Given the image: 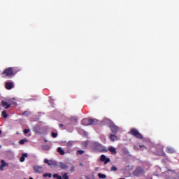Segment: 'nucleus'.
<instances>
[{
	"instance_id": "nucleus-1",
	"label": "nucleus",
	"mask_w": 179,
	"mask_h": 179,
	"mask_svg": "<svg viewBox=\"0 0 179 179\" xmlns=\"http://www.w3.org/2000/svg\"><path fill=\"white\" fill-rule=\"evenodd\" d=\"M1 76L4 79H10L15 76L13 73V67H8L2 73Z\"/></svg>"
},
{
	"instance_id": "nucleus-2",
	"label": "nucleus",
	"mask_w": 179,
	"mask_h": 179,
	"mask_svg": "<svg viewBox=\"0 0 179 179\" xmlns=\"http://www.w3.org/2000/svg\"><path fill=\"white\" fill-rule=\"evenodd\" d=\"M130 135H132L133 136H135V138H137V139H143V136L139 131L138 129L135 128H132L129 131Z\"/></svg>"
},
{
	"instance_id": "nucleus-3",
	"label": "nucleus",
	"mask_w": 179,
	"mask_h": 179,
	"mask_svg": "<svg viewBox=\"0 0 179 179\" xmlns=\"http://www.w3.org/2000/svg\"><path fill=\"white\" fill-rule=\"evenodd\" d=\"M109 128L111 130V131L113 132V134H117L118 131L120 130V127H118V126L115 125V124H114V122H110L109 124Z\"/></svg>"
},
{
	"instance_id": "nucleus-4",
	"label": "nucleus",
	"mask_w": 179,
	"mask_h": 179,
	"mask_svg": "<svg viewBox=\"0 0 179 179\" xmlns=\"http://www.w3.org/2000/svg\"><path fill=\"white\" fill-rule=\"evenodd\" d=\"M154 154L155 155V156H166V153H164V151H163V148L162 147L157 148Z\"/></svg>"
},
{
	"instance_id": "nucleus-5",
	"label": "nucleus",
	"mask_w": 179,
	"mask_h": 179,
	"mask_svg": "<svg viewBox=\"0 0 179 179\" xmlns=\"http://www.w3.org/2000/svg\"><path fill=\"white\" fill-rule=\"evenodd\" d=\"M43 162L48 166H54L55 167H57V166H58V164H57V162L54 160H48V159H45Z\"/></svg>"
},
{
	"instance_id": "nucleus-6",
	"label": "nucleus",
	"mask_w": 179,
	"mask_h": 179,
	"mask_svg": "<svg viewBox=\"0 0 179 179\" xmlns=\"http://www.w3.org/2000/svg\"><path fill=\"white\" fill-rule=\"evenodd\" d=\"M141 174H143V169L141 167H138L134 171V176L138 177V176H141Z\"/></svg>"
},
{
	"instance_id": "nucleus-7",
	"label": "nucleus",
	"mask_w": 179,
	"mask_h": 179,
	"mask_svg": "<svg viewBox=\"0 0 179 179\" xmlns=\"http://www.w3.org/2000/svg\"><path fill=\"white\" fill-rule=\"evenodd\" d=\"M34 171H35V173L41 174L43 173V167H41L40 166H34Z\"/></svg>"
},
{
	"instance_id": "nucleus-8",
	"label": "nucleus",
	"mask_w": 179,
	"mask_h": 179,
	"mask_svg": "<svg viewBox=\"0 0 179 179\" xmlns=\"http://www.w3.org/2000/svg\"><path fill=\"white\" fill-rule=\"evenodd\" d=\"M32 129L36 134H41V128L38 125L34 127Z\"/></svg>"
},
{
	"instance_id": "nucleus-9",
	"label": "nucleus",
	"mask_w": 179,
	"mask_h": 179,
	"mask_svg": "<svg viewBox=\"0 0 179 179\" xmlns=\"http://www.w3.org/2000/svg\"><path fill=\"white\" fill-rule=\"evenodd\" d=\"M5 87L7 89V90H10V89L13 88V83L8 82L5 84Z\"/></svg>"
},
{
	"instance_id": "nucleus-10",
	"label": "nucleus",
	"mask_w": 179,
	"mask_h": 179,
	"mask_svg": "<svg viewBox=\"0 0 179 179\" xmlns=\"http://www.w3.org/2000/svg\"><path fill=\"white\" fill-rule=\"evenodd\" d=\"M1 165H0V170H1V171H2L3 170V167H6V166H9V164L8 163H6L5 160H3V159H2L1 161Z\"/></svg>"
},
{
	"instance_id": "nucleus-11",
	"label": "nucleus",
	"mask_w": 179,
	"mask_h": 179,
	"mask_svg": "<svg viewBox=\"0 0 179 179\" xmlns=\"http://www.w3.org/2000/svg\"><path fill=\"white\" fill-rule=\"evenodd\" d=\"M176 149L173 148V147H167L166 148V153H176Z\"/></svg>"
},
{
	"instance_id": "nucleus-12",
	"label": "nucleus",
	"mask_w": 179,
	"mask_h": 179,
	"mask_svg": "<svg viewBox=\"0 0 179 179\" xmlns=\"http://www.w3.org/2000/svg\"><path fill=\"white\" fill-rule=\"evenodd\" d=\"M109 138L112 142H115V141H118V136H117L115 134H110L109 136Z\"/></svg>"
},
{
	"instance_id": "nucleus-13",
	"label": "nucleus",
	"mask_w": 179,
	"mask_h": 179,
	"mask_svg": "<svg viewBox=\"0 0 179 179\" xmlns=\"http://www.w3.org/2000/svg\"><path fill=\"white\" fill-rule=\"evenodd\" d=\"M97 148H98L99 152H100L101 153L103 152H107V150L106 148H104V147H103V145H101V144H99L97 145Z\"/></svg>"
},
{
	"instance_id": "nucleus-14",
	"label": "nucleus",
	"mask_w": 179,
	"mask_h": 179,
	"mask_svg": "<svg viewBox=\"0 0 179 179\" xmlns=\"http://www.w3.org/2000/svg\"><path fill=\"white\" fill-rule=\"evenodd\" d=\"M1 104H2L3 107H5L6 110H8V108H9L10 107V104H8V102H6L5 101H2Z\"/></svg>"
},
{
	"instance_id": "nucleus-15",
	"label": "nucleus",
	"mask_w": 179,
	"mask_h": 179,
	"mask_svg": "<svg viewBox=\"0 0 179 179\" xmlns=\"http://www.w3.org/2000/svg\"><path fill=\"white\" fill-rule=\"evenodd\" d=\"M99 122L96 119H90V125H96Z\"/></svg>"
},
{
	"instance_id": "nucleus-16",
	"label": "nucleus",
	"mask_w": 179,
	"mask_h": 179,
	"mask_svg": "<svg viewBox=\"0 0 179 179\" xmlns=\"http://www.w3.org/2000/svg\"><path fill=\"white\" fill-rule=\"evenodd\" d=\"M81 124L83 125H85V126H88L90 125V119H83L82 121H81Z\"/></svg>"
},
{
	"instance_id": "nucleus-17",
	"label": "nucleus",
	"mask_w": 179,
	"mask_h": 179,
	"mask_svg": "<svg viewBox=\"0 0 179 179\" xmlns=\"http://www.w3.org/2000/svg\"><path fill=\"white\" fill-rule=\"evenodd\" d=\"M59 167H60V169H62V170H66L68 169V165H66L62 162H60Z\"/></svg>"
},
{
	"instance_id": "nucleus-18",
	"label": "nucleus",
	"mask_w": 179,
	"mask_h": 179,
	"mask_svg": "<svg viewBox=\"0 0 179 179\" xmlns=\"http://www.w3.org/2000/svg\"><path fill=\"white\" fill-rule=\"evenodd\" d=\"M109 152H111L112 155H116L117 154V150L114 147H110L108 148Z\"/></svg>"
},
{
	"instance_id": "nucleus-19",
	"label": "nucleus",
	"mask_w": 179,
	"mask_h": 179,
	"mask_svg": "<svg viewBox=\"0 0 179 179\" xmlns=\"http://www.w3.org/2000/svg\"><path fill=\"white\" fill-rule=\"evenodd\" d=\"M27 156H28L27 153L22 154L20 159V162H21V163H23V162H24L25 160V157H27Z\"/></svg>"
},
{
	"instance_id": "nucleus-20",
	"label": "nucleus",
	"mask_w": 179,
	"mask_h": 179,
	"mask_svg": "<svg viewBox=\"0 0 179 179\" xmlns=\"http://www.w3.org/2000/svg\"><path fill=\"white\" fill-rule=\"evenodd\" d=\"M57 152L58 153H59V155H61L62 156H64V155H65V151H64V150H62V148L59 147L57 148Z\"/></svg>"
},
{
	"instance_id": "nucleus-21",
	"label": "nucleus",
	"mask_w": 179,
	"mask_h": 179,
	"mask_svg": "<svg viewBox=\"0 0 179 179\" xmlns=\"http://www.w3.org/2000/svg\"><path fill=\"white\" fill-rule=\"evenodd\" d=\"M98 177H99V178H103V179L107 178V176H106L105 174H103L101 173H98Z\"/></svg>"
},
{
	"instance_id": "nucleus-22",
	"label": "nucleus",
	"mask_w": 179,
	"mask_h": 179,
	"mask_svg": "<svg viewBox=\"0 0 179 179\" xmlns=\"http://www.w3.org/2000/svg\"><path fill=\"white\" fill-rule=\"evenodd\" d=\"M1 116L3 117V118H8V113H6V110L2 111Z\"/></svg>"
},
{
	"instance_id": "nucleus-23",
	"label": "nucleus",
	"mask_w": 179,
	"mask_h": 179,
	"mask_svg": "<svg viewBox=\"0 0 179 179\" xmlns=\"http://www.w3.org/2000/svg\"><path fill=\"white\" fill-rule=\"evenodd\" d=\"M27 142V139H22L19 141L20 145H24V143Z\"/></svg>"
},
{
	"instance_id": "nucleus-24",
	"label": "nucleus",
	"mask_w": 179,
	"mask_h": 179,
	"mask_svg": "<svg viewBox=\"0 0 179 179\" xmlns=\"http://www.w3.org/2000/svg\"><path fill=\"white\" fill-rule=\"evenodd\" d=\"M43 177L44 178L49 177V178H51V177H52V174H51V173H44Z\"/></svg>"
},
{
	"instance_id": "nucleus-25",
	"label": "nucleus",
	"mask_w": 179,
	"mask_h": 179,
	"mask_svg": "<svg viewBox=\"0 0 179 179\" xmlns=\"http://www.w3.org/2000/svg\"><path fill=\"white\" fill-rule=\"evenodd\" d=\"M106 158H107V157H106V155H101L100 161H101V162H104Z\"/></svg>"
},
{
	"instance_id": "nucleus-26",
	"label": "nucleus",
	"mask_w": 179,
	"mask_h": 179,
	"mask_svg": "<svg viewBox=\"0 0 179 179\" xmlns=\"http://www.w3.org/2000/svg\"><path fill=\"white\" fill-rule=\"evenodd\" d=\"M73 142L72 141H69L66 144L67 148H72V145H73Z\"/></svg>"
},
{
	"instance_id": "nucleus-27",
	"label": "nucleus",
	"mask_w": 179,
	"mask_h": 179,
	"mask_svg": "<svg viewBox=\"0 0 179 179\" xmlns=\"http://www.w3.org/2000/svg\"><path fill=\"white\" fill-rule=\"evenodd\" d=\"M117 170H118V169L115 166H113L110 168V171H117Z\"/></svg>"
},
{
	"instance_id": "nucleus-28",
	"label": "nucleus",
	"mask_w": 179,
	"mask_h": 179,
	"mask_svg": "<svg viewBox=\"0 0 179 179\" xmlns=\"http://www.w3.org/2000/svg\"><path fill=\"white\" fill-rule=\"evenodd\" d=\"M63 179H69V176H68L67 173H64L62 176Z\"/></svg>"
},
{
	"instance_id": "nucleus-29",
	"label": "nucleus",
	"mask_w": 179,
	"mask_h": 179,
	"mask_svg": "<svg viewBox=\"0 0 179 179\" xmlns=\"http://www.w3.org/2000/svg\"><path fill=\"white\" fill-rule=\"evenodd\" d=\"M51 135H52V138H57V136H58V134H57L55 132H52Z\"/></svg>"
},
{
	"instance_id": "nucleus-30",
	"label": "nucleus",
	"mask_w": 179,
	"mask_h": 179,
	"mask_svg": "<svg viewBox=\"0 0 179 179\" xmlns=\"http://www.w3.org/2000/svg\"><path fill=\"white\" fill-rule=\"evenodd\" d=\"M103 162H104V164H107L108 163H110V158H106V159Z\"/></svg>"
},
{
	"instance_id": "nucleus-31",
	"label": "nucleus",
	"mask_w": 179,
	"mask_h": 179,
	"mask_svg": "<svg viewBox=\"0 0 179 179\" xmlns=\"http://www.w3.org/2000/svg\"><path fill=\"white\" fill-rule=\"evenodd\" d=\"M23 132L26 135L27 134H29V132H30V129H24Z\"/></svg>"
},
{
	"instance_id": "nucleus-32",
	"label": "nucleus",
	"mask_w": 179,
	"mask_h": 179,
	"mask_svg": "<svg viewBox=\"0 0 179 179\" xmlns=\"http://www.w3.org/2000/svg\"><path fill=\"white\" fill-rule=\"evenodd\" d=\"M77 153H78V155H83V153H85V150H78L77 151Z\"/></svg>"
},
{
	"instance_id": "nucleus-33",
	"label": "nucleus",
	"mask_w": 179,
	"mask_h": 179,
	"mask_svg": "<svg viewBox=\"0 0 179 179\" xmlns=\"http://www.w3.org/2000/svg\"><path fill=\"white\" fill-rule=\"evenodd\" d=\"M59 177V175L58 173H55L53 175V178H58Z\"/></svg>"
},
{
	"instance_id": "nucleus-34",
	"label": "nucleus",
	"mask_w": 179,
	"mask_h": 179,
	"mask_svg": "<svg viewBox=\"0 0 179 179\" xmlns=\"http://www.w3.org/2000/svg\"><path fill=\"white\" fill-rule=\"evenodd\" d=\"M70 171L71 173H73V171H75V166H72L71 169H70Z\"/></svg>"
},
{
	"instance_id": "nucleus-35",
	"label": "nucleus",
	"mask_w": 179,
	"mask_h": 179,
	"mask_svg": "<svg viewBox=\"0 0 179 179\" xmlns=\"http://www.w3.org/2000/svg\"><path fill=\"white\" fill-rule=\"evenodd\" d=\"M140 148L141 150H143V149H146V147H145L144 145H140Z\"/></svg>"
},
{
	"instance_id": "nucleus-36",
	"label": "nucleus",
	"mask_w": 179,
	"mask_h": 179,
	"mask_svg": "<svg viewBox=\"0 0 179 179\" xmlns=\"http://www.w3.org/2000/svg\"><path fill=\"white\" fill-rule=\"evenodd\" d=\"M59 128H64V124H60L59 125Z\"/></svg>"
},
{
	"instance_id": "nucleus-37",
	"label": "nucleus",
	"mask_w": 179,
	"mask_h": 179,
	"mask_svg": "<svg viewBox=\"0 0 179 179\" xmlns=\"http://www.w3.org/2000/svg\"><path fill=\"white\" fill-rule=\"evenodd\" d=\"M57 179H62V176H59V177H58V178H57Z\"/></svg>"
},
{
	"instance_id": "nucleus-38",
	"label": "nucleus",
	"mask_w": 179,
	"mask_h": 179,
	"mask_svg": "<svg viewBox=\"0 0 179 179\" xmlns=\"http://www.w3.org/2000/svg\"><path fill=\"white\" fill-rule=\"evenodd\" d=\"M79 166H80V167H83V163H80V164H79Z\"/></svg>"
},
{
	"instance_id": "nucleus-39",
	"label": "nucleus",
	"mask_w": 179,
	"mask_h": 179,
	"mask_svg": "<svg viewBox=\"0 0 179 179\" xmlns=\"http://www.w3.org/2000/svg\"><path fill=\"white\" fill-rule=\"evenodd\" d=\"M12 104H16V102H13Z\"/></svg>"
},
{
	"instance_id": "nucleus-40",
	"label": "nucleus",
	"mask_w": 179,
	"mask_h": 179,
	"mask_svg": "<svg viewBox=\"0 0 179 179\" xmlns=\"http://www.w3.org/2000/svg\"><path fill=\"white\" fill-rule=\"evenodd\" d=\"M1 134H2V131L1 130H0V135H1Z\"/></svg>"
},
{
	"instance_id": "nucleus-41",
	"label": "nucleus",
	"mask_w": 179,
	"mask_h": 179,
	"mask_svg": "<svg viewBox=\"0 0 179 179\" xmlns=\"http://www.w3.org/2000/svg\"><path fill=\"white\" fill-rule=\"evenodd\" d=\"M23 114H24V115L26 114V112H24Z\"/></svg>"
},
{
	"instance_id": "nucleus-42",
	"label": "nucleus",
	"mask_w": 179,
	"mask_h": 179,
	"mask_svg": "<svg viewBox=\"0 0 179 179\" xmlns=\"http://www.w3.org/2000/svg\"><path fill=\"white\" fill-rule=\"evenodd\" d=\"M1 148H2V146L0 145V149H1Z\"/></svg>"
}]
</instances>
